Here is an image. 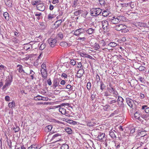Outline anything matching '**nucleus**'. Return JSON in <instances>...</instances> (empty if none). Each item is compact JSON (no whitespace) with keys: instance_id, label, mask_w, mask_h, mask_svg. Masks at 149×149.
<instances>
[{"instance_id":"f257e3e1","label":"nucleus","mask_w":149,"mask_h":149,"mask_svg":"<svg viewBox=\"0 0 149 149\" xmlns=\"http://www.w3.org/2000/svg\"><path fill=\"white\" fill-rule=\"evenodd\" d=\"M126 20V18L123 15L120 14L116 15L113 16L111 19V22L113 24H116L121 21H125Z\"/></svg>"},{"instance_id":"f03ea898","label":"nucleus","mask_w":149,"mask_h":149,"mask_svg":"<svg viewBox=\"0 0 149 149\" xmlns=\"http://www.w3.org/2000/svg\"><path fill=\"white\" fill-rule=\"evenodd\" d=\"M12 81V77L9 76L6 77V79L5 81V84L2 87V90L4 91H6L9 88L11 84Z\"/></svg>"},{"instance_id":"7ed1b4c3","label":"nucleus","mask_w":149,"mask_h":149,"mask_svg":"<svg viewBox=\"0 0 149 149\" xmlns=\"http://www.w3.org/2000/svg\"><path fill=\"white\" fill-rule=\"evenodd\" d=\"M107 90L110 94H113V96L116 98H117L118 96V92L112 86L111 84H109V87L107 88Z\"/></svg>"},{"instance_id":"20e7f679","label":"nucleus","mask_w":149,"mask_h":149,"mask_svg":"<svg viewBox=\"0 0 149 149\" xmlns=\"http://www.w3.org/2000/svg\"><path fill=\"white\" fill-rule=\"evenodd\" d=\"M102 12V10L100 8H93L90 11V14L91 16H96L99 15Z\"/></svg>"},{"instance_id":"39448f33","label":"nucleus","mask_w":149,"mask_h":149,"mask_svg":"<svg viewBox=\"0 0 149 149\" xmlns=\"http://www.w3.org/2000/svg\"><path fill=\"white\" fill-rule=\"evenodd\" d=\"M61 80V78H56L54 79L53 81V86L54 88H56L57 87H59L61 86L59 84V82Z\"/></svg>"},{"instance_id":"423d86ee","label":"nucleus","mask_w":149,"mask_h":149,"mask_svg":"<svg viewBox=\"0 0 149 149\" xmlns=\"http://www.w3.org/2000/svg\"><path fill=\"white\" fill-rule=\"evenodd\" d=\"M86 31V30L84 29L79 28L78 29H77L75 31L74 33V35L76 36H80L81 34H84V33Z\"/></svg>"},{"instance_id":"0eeeda50","label":"nucleus","mask_w":149,"mask_h":149,"mask_svg":"<svg viewBox=\"0 0 149 149\" xmlns=\"http://www.w3.org/2000/svg\"><path fill=\"white\" fill-rule=\"evenodd\" d=\"M47 42L51 47H53L56 45L57 40L55 38H49Z\"/></svg>"},{"instance_id":"6e6552de","label":"nucleus","mask_w":149,"mask_h":149,"mask_svg":"<svg viewBox=\"0 0 149 149\" xmlns=\"http://www.w3.org/2000/svg\"><path fill=\"white\" fill-rule=\"evenodd\" d=\"M102 28L105 32L107 31L108 26V23L106 20H104L102 22Z\"/></svg>"},{"instance_id":"1a4fd4ad","label":"nucleus","mask_w":149,"mask_h":149,"mask_svg":"<svg viewBox=\"0 0 149 149\" xmlns=\"http://www.w3.org/2000/svg\"><path fill=\"white\" fill-rule=\"evenodd\" d=\"M126 25L123 24H120L116 25L114 27L115 30L118 31H121L123 29H125L124 28L125 27Z\"/></svg>"},{"instance_id":"9d476101","label":"nucleus","mask_w":149,"mask_h":149,"mask_svg":"<svg viewBox=\"0 0 149 149\" xmlns=\"http://www.w3.org/2000/svg\"><path fill=\"white\" fill-rule=\"evenodd\" d=\"M126 100L128 106L130 108H132L133 104L134 103V101L129 98H126Z\"/></svg>"},{"instance_id":"9b49d317","label":"nucleus","mask_w":149,"mask_h":149,"mask_svg":"<svg viewBox=\"0 0 149 149\" xmlns=\"http://www.w3.org/2000/svg\"><path fill=\"white\" fill-rule=\"evenodd\" d=\"M36 8L38 10L42 11H43L45 9L44 4L42 3L40 4L37 5Z\"/></svg>"},{"instance_id":"f8f14e48","label":"nucleus","mask_w":149,"mask_h":149,"mask_svg":"<svg viewBox=\"0 0 149 149\" xmlns=\"http://www.w3.org/2000/svg\"><path fill=\"white\" fill-rule=\"evenodd\" d=\"M84 71L83 68L80 69L78 71L77 77L78 78H80L83 75Z\"/></svg>"},{"instance_id":"ddd939ff","label":"nucleus","mask_w":149,"mask_h":149,"mask_svg":"<svg viewBox=\"0 0 149 149\" xmlns=\"http://www.w3.org/2000/svg\"><path fill=\"white\" fill-rule=\"evenodd\" d=\"M41 72L43 79H46L47 77V70H41Z\"/></svg>"},{"instance_id":"4468645a","label":"nucleus","mask_w":149,"mask_h":149,"mask_svg":"<svg viewBox=\"0 0 149 149\" xmlns=\"http://www.w3.org/2000/svg\"><path fill=\"white\" fill-rule=\"evenodd\" d=\"M86 33L89 35L95 32V29L92 28H89L87 30H86Z\"/></svg>"},{"instance_id":"2eb2a0df","label":"nucleus","mask_w":149,"mask_h":149,"mask_svg":"<svg viewBox=\"0 0 149 149\" xmlns=\"http://www.w3.org/2000/svg\"><path fill=\"white\" fill-rule=\"evenodd\" d=\"M29 74L30 75V77L32 80H33L34 79H36V78L35 77V73L32 70H30Z\"/></svg>"},{"instance_id":"dca6fc26","label":"nucleus","mask_w":149,"mask_h":149,"mask_svg":"<svg viewBox=\"0 0 149 149\" xmlns=\"http://www.w3.org/2000/svg\"><path fill=\"white\" fill-rule=\"evenodd\" d=\"M62 22L61 19L56 21L54 24V25L55 26V27L56 28H58L61 25Z\"/></svg>"},{"instance_id":"f3484780","label":"nucleus","mask_w":149,"mask_h":149,"mask_svg":"<svg viewBox=\"0 0 149 149\" xmlns=\"http://www.w3.org/2000/svg\"><path fill=\"white\" fill-rule=\"evenodd\" d=\"M69 146L66 143H65L61 144V146L60 147V149H69Z\"/></svg>"},{"instance_id":"a211bd4d","label":"nucleus","mask_w":149,"mask_h":149,"mask_svg":"<svg viewBox=\"0 0 149 149\" xmlns=\"http://www.w3.org/2000/svg\"><path fill=\"white\" fill-rule=\"evenodd\" d=\"M39 46H40L39 49L40 50H43L46 47L45 44L44 43H41V44L39 43Z\"/></svg>"},{"instance_id":"6ab92c4d","label":"nucleus","mask_w":149,"mask_h":149,"mask_svg":"<svg viewBox=\"0 0 149 149\" xmlns=\"http://www.w3.org/2000/svg\"><path fill=\"white\" fill-rule=\"evenodd\" d=\"M105 136V134L103 133H100L98 134V136L97 137V138L99 139L100 140H102L103 138H104Z\"/></svg>"},{"instance_id":"aec40b11","label":"nucleus","mask_w":149,"mask_h":149,"mask_svg":"<svg viewBox=\"0 0 149 149\" xmlns=\"http://www.w3.org/2000/svg\"><path fill=\"white\" fill-rule=\"evenodd\" d=\"M6 5L9 7H12V3L10 0H8L5 2Z\"/></svg>"},{"instance_id":"412c9836","label":"nucleus","mask_w":149,"mask_h":149,"mask_svg":"<svg viewBox=\"0 0 149 149\" xmlns=\"http://www.w3.org/2000/svg\"><path fill=\"white\" fill-rule=\"evenodd\" d=\"M32 47V46L31 44L29 43L26 44L24 46V49L27 51L30 49Z\"/></svg>"},{"instance_id":"4be33fe9","label":"nucleus","mask_w":149,"mask_h":149,"mask_svg":"<svg viewBox=\"0 0 149 149\" xmlns=\"http://www.w3.org/2000/svg\"><path fill=\"white\" fill-rule=\"evenodd\" d=\"M109 11L108 10H104L102 13V15L104 17H107L109 15Z\"/></svg>"},{"instance_id":"5701e85b","label":"nucleus","mask_w":149,"mask_h":149,"mask_svg":"<svg viewBox=\"0 0 149 149\" xmlns=\"http://www.w3.org/2000/svg\"><path fill=\"white\" fill-rule=\"evenodd\" d=\"M59 111L62 114H65L66 113V111L65 108L61 107L59 109Z\"/></svg>"},{"instance_id":"b1692460","label":"nucleus","mask_w":149,"mask_h":149,"mask_svg":"<svg viewBox=\"0 0 149 149\" xmlns=\"http://www.w3.org/2000/svg\"><path fill=\"white\" fill-rule=\"evenodd\" d=\"M63 37V34L62 33L60 32L58 33L56 36L57 38L58 39H62Z\"/></svg>"},{"instance_id":"393cba45","label":"nucleus","mask_w":149,"mask_h":149,"mask_svg":"<svg viewBox=\"0 0 149 149\" xmlns=\"http://www.w3.org/2000/svg\"><path fill=\"white\" fill-rule=\"evenodd\" d=\"M8 105L9 108H14L15 107V102L13 101L9 103Z\"/></svg>"},{"instance_id":"a878e982","label":"nucleus","mask_w":149,"mask_h":149,"mask_svg":"<svg viewBox=\"0 0 149 149\" xmlns=\"http://www.w3.org/2000/svg\"><path fill=\"white\" fill-rule=\"evenodd\" d=\"M65 130L69 134H70L72 133V129L69 127H66L65 128Z\"/></svg>"},{"instance_id":"bb28decb","label":"nucleus","mask_w":149,"mask_h":149,"mask_svg":"<svg viewBox=\"0 0 149 149\" xmlns=\"http://www.w3.org/2000/svg\"><path fill=\"white\" fill-rule=\"evenodd\" d=\"M129 6H130L132 9L134 8L136 6V4L134 2L131 1L129 3Z\"/></svg>"},{"instance_id":"cd10ccee","label":"nucleus","mask_w":149,"mask_h":149,"mask_svg":"<svg viewBox=\"0 0 149 149\" xmlns=\"http://www.w3.org/2000/svg\"><path fill=\"white\" fill-rule=\"evenodd\" d=\"M39 27L41 29H44L45 28V26L43 22L39 23Z\"/></svg>"},{"instance_id":"c85d7f7f","label":"nucleus","mask_w":149,"mask_h":149,"mask_svg":"<svg viewBox=\"0 0 149 149\" xmlns=\"http://www.w3.org/2000/svg\"><path fill=\"white\" fill-rule=\"evenodd\" d=\"M109 135L112 139H115L116 137L114 132L112 131L110 132Z\"/></svg>"},{"instance_id":"c756f323","label":"nucleus","mask_w":149,"mask_h":149,"mask_svg":"<svg viewBox=\"0 0 149 149\" xmlns=\"http://www.w3.org/2000/svg\"><path fill=\"white\" fill-rule=\"evenodd\" d=\"M100 89L102 90H103L105 88L106 86L102 81H100Z\"/></svg>"},{"instance_id":"7c9ffc66","label":"nucleus","mask_w":149,"mask_h":149,"mask_svg":"<svg viewBox=\"0 0 149 149\" xmlns=\"http://www.w3.org/2000/svg\"><path fill=\"white\" fill-rule=\"evenodd\" d=\"M61 134L59 133H56L54 134L52 137L51 140L52 141L54 140V139H56L58 136H61Z\"/></svg>"},{"instance_id":"2f4dec72","label":"nucleus","mask_w":149,"mask_h":149,"mask_svg":"<svg viewBox=\"0 0 149 149\" xmlns=\"http://www.w3.org/2000/svg\"><path fill=\"white\" fill-rule=\"evenodd\" d=\"M52 128V126L51 125H48L46 126L45 128V130L46 131H47L49 132L50 131Z\"/></svg>"},{"instance_id":"473e14b6","label":"nucleus","mask_w":149,"mask_h":149,"mask_svg":"<svg viewBox=\"0 0 149 149\" xmlns=\"http://www.w3.org/2000/svg\"><path fill=\"white\" fill-rule=\"evenodd\" d=\"M41 70H47L45 63H43L41 66Z\"/></svg>"},{"instance_id":"72a5a7b5","label":"nucleus","mask_w":149,"mask_h":149,"mask_svg":"<svg viewBox=\"0 0 149 149\" xmlns=\"http://www.w3.org/2000/svg\"><path fill=\"white\" fill-rule=\"evenodd\" d=\"M18 70L19 72L23 74V73H26L24 70H23L22 66H21V67H19Z\"/></svg>"},{"instance_id":"f704fd0d","label":"nucleus","mask_w":149,"mask_h":149,"mask_svg":"<svg viewBox=\"0 0 149 149\" xmlns=\"http://www.w3.org/2000/svg\"><path fill=\"white\" fill-rule=\"evenodd\" d=\"M60 45L64 47H65L68 45V44L66 42H62L60 43Z\"/></svg>"},{"instance_id":"c9c22d12","label":"nucleus","mask_w":149,"mask_h":149,"mask_svg":"<svg viewBox=\"0 0 149 149\" xmlns=\"http://www.w3.org/2000/svg\"><path fill=\"white\" fill-rule=\"evenodd\" d=\"M117 45V44L114 42H110L108 44V46L111 47H114L116 46Z\"/></svg>"},{"instance_id":"e433bc0d","label":"nucleus","mask_w":149,"mask_h":149,"mask_svg":"<svg viewBox=\"0 0 149 149\" xmlns=\"http://www.w3.org/2000/svg\"><path fill=\"white\" fill-rule=\"evenodd\" d=\"M140 113L139 112H136L134 114V117L136 119H138V120H139L140 118V117L139 116Z\"/></svg>"},{"instance_id":"4c0bfd02","label":"nucleus","mask_w":149,"mask_h":149,"mask_svg":"<svg viewBox=\"0 0 149 149\" xmlns=\"http://www.w3.org/2000/svg\"><path fill=\"white\" fill-rule=\"evenodd\" d=\"M34 99L35 100H41L42 99V96L38 95L34 98Z\"/></svg>"},{"instance_id":"58836bf2","label":"nucleus","mask_w":149,"mask_h":149,"mask_svg":"<svg viewBox=\"0 0 149 149\" xmlns=\"http://www.w3.org/2000/svg\"><path fill=\"white\" fill-rule=\"evenodd\" d=\"M33 149H40L41 147L38 146L36 144H33L31 145Z\"/></svg>"},{"instance_id":"ea45409f","label":"nucleus","mask_w":149,"mask_h":149,"mask_svg":"<svg viewBox=\"0 0 149 149\" xmlns=\"http://www.w3.org/2000/svg\"><path fill=\"white\" fill-rule=\"evenodd\" d=\"M139 71H144L146 70V67L143 66H140L139 68H138Z\"/></svg>"},{"instance_id":"a19ab883","label":"nucleus","mask_w":149,"mask_h":149,"mask_svg":"<svg viewBox=\"0 0 149 149\" xmlns=\"http://www.w3.org/2000/svg\"><path fill=\"white\" fill-rule=\"evenodd\" d=\"M3 16L7 20H8L9 19V16L8 13L6 12H5L3 14Z\"/></svg>"},{"instance_id":"79ce46f5","label":"nucleus","mask_w":149,"mask_h":149,"mask_svg":"<svg viewBox=\"0 0 149 149\" xmlns=\"http://www.w3.org/2000/svg\"><path fill=\"white\" fill-rule=\"evenodd\" d=\"M100 47L99 46V45L97 43H95L94 44V48H95V50H98L99 49Z\"/></svg>"},{"instance_id":"37998d69","label":"nucleus","mask_w":149,"mask_h":149,"mask_svg":"<svg viewBox=\"0 0 149 149\" xmlns=\"http://www.w3.org/2000/svg\"><path fill=\"white\" fill-rule=\"evenodd\" d=\"M118 104L119 105V107L122 108H124L125 107V105L123 103V102H118Z\"/></svg>"},{"instance_id":"c03bdc74","label":"nucleus","mask_w":149,"mask_h":149,"mask_svg":"<svg viewBox=\"0 0 149 149\" xmlns=\"http://www.w3.org/2000/svg\"><path fill=\"white\" fill-rule=\"evenodd\" d=\"M56 15L54 16V15H52L51 14H49L48 15V19H51L52 18H54Z\"/></svg>"},{"instance_id":"a18cd8bd","label":"nucleus","mask_w":149,"mask_h":149,"mask_svg":"<svg viewBox=\"0 0 149 149\" xmlns=\"http://www.w3.org/2000/svg\"><path fill=\"white\" fill-rule=\"evenodd\" d=\"M117 97H118V99L117 100V102H123L124 99L122 97L118 96Z\"/></svg>"},{"instance_id":"49530a36","label":"nucleus","mask_w":149,"mask_h":149,"mask_svg":"<svg viewBox=\"0 0 149 149\" xmlns=\"http://www.w3.org/2000/svg\"><path fill=\"white\" fill-rule=\"evenodd\" d=\"M91 84L90 82H88L87 84V89L88 90H89L91 88Z\"/></svg>"},{"instance_id":"de8ad7c7","label":"nucleus","mask_w":149,"mask_h":149,"mask_svg":"<svg viewBox=\"0 0 149 149\" xmlns=\"http://www.w3.org/2000/svg\"><path fill=\"white\" fill-rule=\"evenodd\" d=\"M126 26L124 28L125 29H123L121 31L122 33H126L128 31V30Z\"/></svg>"},{"instance_id":"09e8293b","label":"nucleus","mask_w":149,"mask_h":149,"mask_svg":"<svg viewBox=\"0 0 149 149\" xmlns=\"http://www.w3.org/2000/svg\"><path fill=\"white\" fill-rule=\"evenodd\" d=\"M70 63L71 65H73L74 66L76 64V61L74 59H72L71 60Z\"/></svg>"},{"instance_id":"8fccbe9b","label":"nucleus","mask_w":149,"mask_h":149,"mask_svg":"<svg viewBox=\"0 0 149 149\" xmlns=\"http://www.w3.org/2000/svg\"><path fill=\"white\" fill-rule=\"evenodd\" d=\"M82 11L81 10H78V11H75L74 12V14L76 15H79L81 13Z\"/></svg>"},{"instance_id":"3c124183","label":"nucleus","mask_w":149,"mask_h":149,"mask_svg":"<svg viewBox=\"0 0 149 149\" xmlns=\"http://www.w3.org/2000/svg\"><path fill=\"white\" fill-rule=\"evenodd\" d=\"M96 81L97 83L100 81V77L97 74V75H96Z\"/></svg>"},{"instance_id":"603ef678","label":"nucleus","mask_w":149,"mask_h":149,"mask_svg":"<svg viewBox=\"0 0 149 149\" xmlns=\"http://www.w3.org/2000/svg\"><path fill=\"white\" fill-rule=\"evenodd\" d=\"M117 102V101L115 100H112L108 102L109 104H113L116 103Z\"/></svg>"},{"instance_id":"864d4df0","label":"nucleus","mask_w":149,"mask_h":149,"mask_svg":"<svg viewBox=\"0 0 149 149\" xmlns=\"http://www.w3.org/2000/svg\"><path fill=\"white\" fill-rule=\"evenodd\" d=\"M78 40L80 41H85L86 40V38L84 37L82 38L79 37L78 39Z\"/></svg>"},{"instance_id":"5fc2aeb1","label":"nucleus","mask_w":149,"mask_h":149,"mask_svg":"<svg viewBox=\"0 0 149 149\" xmlns=\"http://www.w3.org/2000/svg\"><path fill=\"white\" fill-rule=\"evenodd\" d=\"M77 67L80 68V69L83 68V67L82 66L81 62L78 63Z\"/></svg>"},{"instance_id":"6e6d98bb","label":"nucleus","mask_w":149,"mask_h":149,"mask_svg":"<svg viewBox=\"0 0 149 149\" xmlns=\"http://www.w3.org/2000/svg\"><path fill=\"white\" fill-rule=\"evenodd\" d=\"M4 80L0 79V88L3 85Z\"/></svg>"},{"instance_id":"4d7b16f0","label":"nucleus","mask_w":149,"mask_h":149,"mask_svg":"<svg viewBox=\"0 0 149 149\" xmlns=\"http://www.w3.org/2000/svg\"><path fill=\"white\" fill-rule=\"evenodd\" d=\"M99 3L101 5H103L104 4L105 1L104 0H98Z\"/></svg>"},{"instance_id":"13d9d810","label":"nucleus","mask_w":149,"mask_h":149,"mask_svg":"<svg viewBox=\"0 0 149 149\" xmlns=\"http://www.w3.org/2000/svg\"><path fill=\"white\" fill-rule=\"evenodd\" d=\"M13 129L15 132H18L19 131V127H14Z\"/></svg>"},{"instance_id":"bf43d9fd","label":"nucleus","mask_w":149,"mask_h":149,"mask_svg":"<svg viewBox=\"0 0 149 149\" xmlns=\"http://www.w3.org/2000/svg\"><path fill=\"white\" fill-rule=\"evenodd\" d=\"M87 125L89 126H91L94 125V123L91 122H87Z\"/></svg>"},{"instance_id":"052dcab7","label":"nucleus","mask_w":149,"mask_h":149,"mask_svg":"<svg viewBox=\"0 0 149 149\" xmlns=\"http://www.w3.org/2000/svg\"><path fill=\"white\" fill-rule=\"evenodd\" d=\"M100 44L102 45V46H104L106 45V44L105 43L104 41L103 40H101L100 41Z\"/></svg>"},{"instance_id":"680f3d73","label":"nucleus","mask_w":149,"mask_h":149,"mask_svg":"<svg viewBox=\"0 0 149 149\" xmlns=\"http://www.w3.org/2000/svg\"><path fill=\"white\" fill-rule=\"evenodd\" d=\"M47 82L49 86H50L52 85V83L51 80L50 78H49V79H48L47 80Z\"/></svg>"},{"instance_id":"e2e57ef3","label":"nucleus","mask_w":149,"mask_h":149,"mask_svg":"<svg viewBox=\"0 0 149 149\" xmlns=\"http://www.w3.org/2000/svg\"><path fill=\"white\" fill-rule=\"evenodd\" d=\"M8 145L9 148H11L12 147V142L10 140L9 142H8Z\"/></svg>"},{"instance_id":"0e129e2a","label":"nucleus","mask_w":149,"mask_h":149,"mask_svg":"<svg viewBox=\"0 0 149 149\" xmlns=\"http://www.w3.org/2000/svg\"><path fill=\"white\" fill-rule=\"evenodd\" d=\"M74 0V1L73 4L72 6L73 7H75L77 6V2H78L77 1H75Z\"/></svg>"},{"instance_id":"69168bd1","label":"nucleus","mask_w":149,"mask_h":149,"mask_svg":"<svg viewBox=\"0 0 149 149\" xmlns=\"http://www.w3.org/2000/svg\"><path fill=\"white\" fill-rule=\"evenodd\" d=\"M129 6V3H125L122 4V7H127Z\"/></svg>"},{"instance_id":"338daca9","label":"nucleus","mask_w":149,"mask_h":149,"mask_svg":"<svg viewBox=\"0 0 149 149\" xmlns=\"http://www.w3.org/2000/svg\"><path fill=\"white\" fill-rule=\"evenodd\" d=\"M5 99L6 101H9L10 100V97L8 96H6L5 97Z\"/></svg>"},{"instance_id":"774afa93","label":"nucleus","mask_w":149,"mask_h":149,"mask_svg":"<svg viewBox=\"0 0 149 149\" xmlns=\"http://www.w3.org/2000/svg\"><path fill=\"white\" fill-rule=\"evenodd\" d=\"M145 24L144 23H142V22H139L138 23V25L140 27H143V26Z\"/></svg>"}]
</instances>
